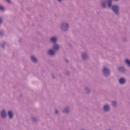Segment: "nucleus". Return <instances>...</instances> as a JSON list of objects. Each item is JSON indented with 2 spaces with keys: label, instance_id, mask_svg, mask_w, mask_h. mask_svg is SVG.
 <instances>
[{
  "label": "nucleus",
  "instance_id": "nucleus-22",
  "mask_svg": "<svg viewBox=\"0 0 130 130\" xmlns=\"http://www.w3.org/2000/svg\"><path fill=\"white\" fill-rule=\"evenodd\" d=\"M58 1L59 2H61V0H58Z\"/></svg>",
  "mask_w": 130,
  "mask_h": 130
},
{
  "label": "nucleus",
  "instance_id": "nucleus-20",
  "mask_svg": "<svg viewBox=\"0 0 130 130\" xmlns=\"http://www.w3.org/2000/svg\"><path fill=\"white\" fill-rule=\"evenodd\" d=\"M2 23V18H0V24Z\"/></svg>",
  "mask_w": 130,
  "mask_h": 130
},
{
  "label": "nucleus",
  "instance_id": "nucleus-21",
  "mask_svg": "<svg viewBox=\"0 0 130 130\" xmlns=\"http://www.w3.org/2000/svg\"><path fill=\"white\" fill-rule=\"evenodd\" d=\"M120 69H123V68H122V67H119V70H120Z\"/></svg>",
  "mask_w": 130,
  "mask_h": 130
},
{
  "label": "nucleus",
  "instance_id": "nucleus-14",
  "mask_svg": "<svg viewBox=\"0 0 130 130\" xmlns=\"http://www.w3.org/2000/svg\"><path fill=\"white\" fill-rule=\"evenodd\" d=\"M0 10H1V11H4V10H5V8L3 6H0Z\"/></svg>",
  "mask_w": 130,
  "mask_h": 130
},
{
  "label": "nucleus",
  "instance_id": "nucleus-2",
  "mask_svg": "<svg viewBox=\"0 0 130 130\" xmlns=\"http://www.w3.org/2000/svg\"><path fill=\"white\" fill-rule=\"evenodd\" d=\"M103 74L105 75V76H107V75L109 74V70L106 68H104Z\"/></svg>",
  "mask_w": 130,
  "mask_h": 130
},
{
  "label": "nucleus",
  "instance_id": "nucleus-9",
  "mask_svg": "<svg viewBox=\"0 0 130 130\" xmlns=\"http://www.w3.org/2000/svg\"><path fill=\"white\" fill-rule=\"evenodd\" d=\"M48 53L49 54H50V55H53L55 52H54V51H53V50H50L48 51Z\"/></svg>",
  "mask_w": 130,
  "mask_h": 130
},
{
  "label": "nucleus",
  "instance_id": "nucleus-23",
  "mask_svg": "<svg viewBox=\"0 0 130 130\" xmlns=\"http://www.w3.org/2000/svg\"><path fill=\"white\" fill-rule=\"evenodd\" d=\"M115 1H117V0H115Z\"/></svg>",
  "mask_w": 130,
  "mask_h": 130
},
{
  "label": "nucleus",
  "instance_id": "nucleus-7",
  "mask_svg": "<svg viewBox=\"0 0 130 130\" xmlns=\"http://www.w3.org/2000/svg\"><path fill=\"white\" fill-rule=\"evenodd\" d=\"M53 48L55 50H58V49H59V46L57 44H55L54 45Z\"/></svg>",
  "mask_w": 130,
  "mask_h": 130
},
{
  "label": "nucleus",
  "instance_id": "nucleus-18",
  "mask_svg": "<svg viewBox=\"0 0 130 130\" xmlns=\"http://www.w3.org/2000/svg\"><path fill=\"white\" fill-rule=\"evenodd\" d=\"M55 113H58V110H55Z\"/></svg>",
  "mask_w": 130,
  "mask_h": 130
},
{
  "label": "nucleus",
  "instance_id": "nucleus-15",
  "mask_svg": "<svg viewBox=\"0 0 130 130\" xmlns=\"http://www.w3.org/2000/svg\"><path fill=\"white\" fill-rule=\"evenodd\" d=\"M112 105H113V106H115V105H116V102H112Z\"/></svg>",
  "mask_w": 130,
  "mask_h": 130
},
{
  "label": "nucleus",
  "instance_id": "nucleus-5",
  "mask_svg": "<svg viewBox=\"0 0 130 130\" xmlns=\"http://www.w3.org/2000/svg\"><path fill=\"white\" fill-rule=\"evenodd\" d=\"M104 110L105 111H108L109 110V106L106 105L104 106Z\"/></svg>",
  "mask_w": 130,
  "mask_h": 130
},
{
  "label": "nucleus",
  "instance_id": "nucleus-8",
  "mask_svg": "<svg viewBox=\"0 0 130 130\" xmlns=\"http://www.w3.org/2000/svg\"><path fill=\"white\" fill-rule=\"evenodd\" d=\"M119 83H120V84H124V83H125V79H124V78L120 79Z\"/></svg>",
  "mask_w": 130,
  "mask_h": 130
},
{
  "label": "nucleus",
  "instance_id": "nucleus-10",
  "mask_svg": "<svg viewBox=\"0 0 130 130\" xmlns=\"http://www.w3.org/2000/svg\"><path fill=\"white\" fill-rule=\"evenodd\" d=\"M31 59L34 61V62H37V59L34 56H31Z\"/></svg>",
  "mask_w": 130,
  "mask_h": 130
},
{
  "label": "nucleus",
  "instance_id": "nucleus-3",
  "mask_svg": "<svg viewBox=\"0 0 130 130\" xmlns=\"http://www.w3.org/2000/svg\"><path fill=\"white\" fill-rule=\"evenodd\" d=\"M1 116H2V117H3V118H5V117H6V116H7V115L6 114V112L5 111V110L2 111Z\"/></svg>",
  "mask_w": 130,
  "mask_h": 130
},
{
  "label": "nucleus",
  "instance_id": "nucleus-11",
  "mask_svg": "<svg viewBox=\"0 0 130 130\" xmlns=\"http://www.w3.org/2000/svg\"><path fill=\"white\" fill-rule=\"evenodd\" d=\"M112 3V0H108V4L109 8H110L111 7Z\"/></svg>",
  "mask_w": 130,
  "mask_h": 130
},
{
  "label": "nucleus",
  "instance_id": "nucleus-1",
  "mask_svg": "<svg viewBox=\"0 0 130 130\" xmlns=\"http://www.w3.org/2000/svg\"><path fill=\"white\" fill-rule=\"evenodd\" d=\"M112 10L114 13H115V14H117V13H118V10H119V8L117 6H113Z\"/></svg>",
  "mask_w": 130,
  "mask_h": 130
},
{
  "label": "nucleus",
  "instance_id": "nucleus-17",
  "mask_svg": "<svg viewBox=\"0 0 130 130\" xmlns=\"http://www.w3.org/2000/svg\"><path fill=\"white\" fill-rule=\"evenodd\" d=\"M102 6L103 7V8H105V5H104V3H102Z\"/></svg>",
  "mask_w": 130,
  "mask_h": 130
},
{
  "label": "nucleus",
  "instance_id": "nucleus-16",
  "mask_svg": "<svg viewBox=\"0 0 130 130\" xmlns=\"http://www.w3.org/2000/svg\"><path fill=\"white\" fill-rule=\"evenodd\" d=\"M68 111H69V109L68 108L65 109V110L64 111V112H68Z\"/></svg>",
  "mask_w": 130,
  "mask_h": 130
},
{
  "label": "nucleus",
  "instance_id": "nucleus-13",
  "mask_svg": "<svg viewBox=\"0 0 130 130\" xmlns=\"http://www.w3.org/2000/svg\"><path fill=\"white\" fill-rule=\"evenodd\" d=\"M82 57H83V59H85V58H86V57H87V55L83 54L82 55Z\"/></svg>",
  "mask_w": 130,
  "mask_h": 130
},
{
  "label": "nucleus",
  "instance_id": "nucleus-6",
  "mask_svg": "<svg viewBox=\"0 0 130 130\" xmlns=\"http://www.w3.org/2000/svg\"><path fill=\"white\" fill-rule=\"evenodd\" d=\"M56 40H57V39L55 37H52L51 38V41L53 42V43H55V42H56Z\"/></svg>",
  "mask_w": 130,
  "mask_h": 130
},
{
  "label": "nucleus",
  "instance_id": "nucleus-4",
  "mask_svg": "<svg viewBox=\"0 0 130 130\" xmlns=\"http://www.w3.org/2000/svg\"><path fill=\"white\" fill-rule=\"evenodd\" d=\"M8 115L9 116V118H13L14 114L13 113V112H12V111H9L8 112Z\"/></svg>",
  "mask_w": 130,
  "mask_h": 130
},
{
  "label": "nucleus",
  "instance_id": "nucleus-19",
  "mask_svg": "<svg viewBox=\"0 0 130 130\" xmlns=\"http://www.w3.org/2000/svg\"><path fill=\"white\" fill-rule=\"evenodd\" d=\"M8 3H11V1L10 0H6Z\"/></svg>",
  "mask_w": 130,
  "mask_h": 130
},
{
  "label": "nucleus",
  "instance_id": "nucleus-12",
  "mask_svg": "<svg viewBox=\"0 0 130 130\" xmlns=\"http://www.w3.org/2000/svg\"><path fill=\"white\" fill-rule=\"evenodd\" d=\"M62 28H65V29H68V24H62Z\"/></svg>",
  "mask_w": 130,
  "mask_h": 130
}]
</instances>
